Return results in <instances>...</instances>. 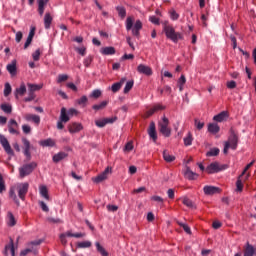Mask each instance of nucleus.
Wrapping results in <instances>:
<instances>
[{
    "mask_svg": "<svg viewBox=\"0 0 256 256\" xmlns=\"http://www.w3.org/2000/svg\"><path fill=\"white\" fill-rule=\"evenodd\" d=\"M163 31L167 37L173 43H179L183 41V33L175 31V28L169 24H164Z\"/></svg>",
    "mask_w": 256,
    "mask_h": 256,
    "instance_id": "1",
    "label": "nucleus"
},
{
    "mask_svg": "<svg viewBox=\"0 0 256 256\" xmlns=\"http://www.w3.org/2000/svg\"><path fill=\"white\" fill-rule=\"evenodd\" d=\"M143 29V23H141V20H136L133 16H129L126 19V30L132 31V35L135 37H139V32Z\"/></svg>",
    "mask_w": 256,
    "mask_h": 256,
    "instance_id": "2",
    "label": "nucleus"
},
{
    "mask_svg": "<svg viewBox=\"0 0 256 256\" xmlns=\"http://www.w3.org/2000/svg\"><path fill=\"white\" fill-rule=\"evenodd\" d=\"M158 129L164 137H171V128L169 127V119L163 116L162 120L159 121Z\"/></svg>",
    "mask_w": 256,
    "mask_h": 256,
    "instance_id": "3",
    "label": "nucleus"
},
{
    "mask_svg": "<svg viewBox=\"0 0 256 256\" xmlns=\"http://www.w3.org/2000/svg\"><path fill=\"white\" fill-rule=\"evenodd\" d=\"M229 149H237V135L231 134L224 144V154L227 155Z\"/></svg>",
    "mask_w": 256,
    "mask_h": 256,
    "instance_id": "4",
    "label": "nucleus"
},
{
    "mask_svg": "<svg viewBox=\"0 0 256 256\" xmlns=\"http://www.w3.org/2000/svg\"><path fill=\"white\" fill-rule=\"evenodd\" d=\"M227 169L226 165H220L219 162H213L206 168V173H209L210 175L213 173H219V171H225Z\"/></svg>",
    "mask_w": 256,
    "mask_h": 256,
    "instance_id": "5",
    "label": "nucleus"
},
{
    "mask_svg": "<svg viewBox=\"0 0 256 256\" xmlns=\"http://www.w3.org/2000/svg\"><path fill=\"white\" fill-rule=\"evenodd\" d=\"M37 167V164L35 163H30L22 166L19 169L20 177H27V175H30V173H33V169Z\"/></svg>",
    "mask_w": 256,
    "mask_h": 256,
    "instance_id": "6",
    "label": "nucleus"
},
{
    "mask_svg": "<svg viewBox=\"0 0 256 256\" xmlns=\"http://www.w3.org/2000/svg\"><path fill=\"white\" fill-rule=\"evenodd\" d=\"M67 237H75L76 239H79L81 237H85V234H83V233H72L71 231L63 233V234L60 235V241H61L62 245H67Z\"/></svg>",
    "mask_w": 256,
    "mask_h": 256,
    "instance_id": "7",
    "label": "nucleus"
},
{
    "mask_svg": "<svg viewBox=\"0 0 256 256\" xmlns=\"http://www.w3.org/2000/svg\"><path fill=\"white\" fill-rule=\"evenodd\" d=\"M18 197L25 200V195H27V191H29V183L24 182L17 185Z\"/></svg>",
    "mask_w": 256,
    "mask_h": 256,
    "instance_id": "8",
    "label": "nucleus"
},
{
    "mask_svg": "<svg viewBox=\"0 0 256 256\" xmlns=\"http://www.w3.org/2000/svg\"><path fill=\"white\" fill-rule=\"evenodd\" d=\"M111 175V168L107 167L101 174L98 176L92 178L94 183H101L102 181H105Z\"/></svg>",
    "mask_w": 256,
    "mask_h": 256,
    "instance_id": "9",
    "label": "nucleus"
},
{
    "mask_svg": "<svg viewBox=\"0 0 256 256\" xmlns=\"http://www.w3.org/2000/svg\"><path fill=\"white\" fill-rule=\"evenodd\" d=\"M0 143L8 155H13V149H11V145L9 144V141L5 136L1 134H0Z\"/></svg>",
    "mask_w": 256,
    "mask_h": 256,
    "instance_id": "10",
    "label": "nucleus"
},
{
    "mask_svg": "<svg viewBox=\"0 0 256 256\" xmlns=\"http://www.w3.org/2000/svg\"><path fill=\"white\" fill-rule=\"evenodd\" d=\"M137 71L142 75H147V76L153 75V70L151 69V67L144 64L138 65Z\"/></svg>",
    "mask_w": 256,
    "mask_h": 256,
    "instance_id": "11",
    "label": "nucleus"
},
{
    "mask_svg": "<svg viewBox=\"0 0 256 256\" xmlns=\"http://www.w3.org/2000/svg\"><path fill=\"white\" fill-rule=\"evenodd\" d=\"M227 119H229V112L227 111H222L213 117V121H216V123H223V121H227Z\"/></svg>",
    "mask_w": 256,
    "mask_h": 256,
    "instance_id": "12",
    "label": "nucleus"
},
{
    "mask_svg": "<svg viewBox=\"0 0 256 256\" xmlns=\"http://www.w3.org/2000/svg\"><path fill=\"white\" fill-rule=\"evenodd\" d=\"M24 119L26 121L35 123V125H39L41 123V117H39V115H35V114H29V113L25 114Z\"/></svg>",
    "mask_w": 256,
    "mask_h": 256,
    "instance_id": "13",
    "label": "nucleus"
},
{
    "mask_svg": "<svg viewBox=\"0 0 256 256\" xmlns=\"http://www.w3.org/2000/svg\"><path fill=\"white\" fill-rule=\"evenodd\" d=\"M256 255V247L249 244V242L246 243L244 247V256H255Z\"/></svg>",
    "mask_w": 256,
    "mask_h": 256,
    "instance_id": "14",
    "label": "nucleus"
},
{
    "mask_svg": "<svg viewBox=\"0 0 256 256\" xmlns=\"http://www.w3.org/2000/svg\"><path fill=\"white\" fill-rule=\"evenodd\" d=\"M163 109H165V106L161 104H156L146 111L145 117H151L153 113H157V111H163Z\"/></svg>",
    "mask_w": 256,
    "mask_h": 256,
    "instance_id": "15",
    "label": "nucleus"
},
{
    "mask_svg": "<svg viewBox=\"0 0 256 256\" xmlns=\"http://www.w3.org/2000/svg\"><path fill=\"white\" fill-rule=\"evenodd\" d=\"M69 133H79V131H83V124L74 122L68 126Z\"/></svg>",
    "mask_w": 256,
    "mask_h": 256,
    "instance_id": "16",
    "label": "nucleus"
},
{
    "mask_svg": "<svg viewBox=\"0 0 256 256\" xmlns=\"http://www.w3.org/2000/svg\"><path fill=\"white\" fill-rule=\"evenodd\" d=\"M249 174H246V176L243 179V175H240L236 181V191H238L239 193H241V191H243V181H247V179H249Z\"/></svg>",
    "mask_w": 256,
    "mask_h": 256,
    "instance_id": "17",
    "label": "nucleus"
},
{
    "mask_svg": "<svg viewBox=\"0 0 256 256\" xmlns=\"http://www.w3.org/2000/svg\"><path fill=\"white\" fill-rule=\"evenodd\" d=\"M22 143L24 145V155L29 159L31 157V142L26 138H23Z\"/></svg>",
    "mask_w": 256,
    "mask_h": 256,
    "instance_id": "18",
    "label": "nucleus"
},
{
    "mask_svg": "<svg viewBox=\"0 0 256 256\" xmlns=\"http://www.w3.org/2000/svg\"><path fill=\"white\" fill-rule=\"evenodd\" d=\"M184 176L186 179H189V181H195V179H197V177H199V174L193 172L191 170V168L186 167V170L184 172Z\"/></svg>",
    "mask_w": 256,
    "mask_h": 256,
    "instance_id": "19",
    "label": "nucleus"
},
{
    "mask_svg": "<svg viewBox=\"0 0 256 256\" xmlns=\"http://www.w3.org/2000/svg\"><path fill=\"white\" fill-rule=\"evenodd\" d=\"M67 157H69V154L66 152H58L52 157V161L54 163H60V161H64V159H67Z\"/></svg>",
    "mask_w": 256,
    "mask_h": 256,
    "instance_id": "20",
    "label": "nucleus"
},
{
    "mask_svg": "<svg viewBox=\"0 0 256 256\" xmlns=\"http://www.w3.org/2000/svg\"><path fill=\"white\" fill-rule=\"evenodd\" d=\"M6 225H8V227H15V225H17V219L15 218L13 213H11V212L7 213Z\"/></svg>",
    "mask_w": 256,
    "mask_h": 256,
    "instance_id": "21",
    "label": "nucleus"
},
{
    "mask_svg": "<svg viewBox=\"0 0 256 256\" xmlns=\"http://www.w3.org/2000/svg\"><path fill=\"white\" fill-rule=\"evenodd\" d=\"M6 69L10 75H12V77L17 75V60H13L10 64H8Z\"/></svg>",
    "mask_w": 256,
    "mask_h": 256,
    "instance_id": "22",
    "label": "nucleus"
},
{
    "mask_svg": "<svg viewBox=\"0 0 256 256\" xmlns=\"http://www.w3.org/2000/svg\"><path fill=\"white\" fill-rule=\"evenodd\" d=\"M148 135L151 137V139H153V141H157V130L155 128V122L150 123Z\"/></svg>",
    "mask_w": 256,
    "mask_h": 256,
    "instance_id": "23",
    "label": "nucleus"
},
{
    "mask_svg": "<svg viewBox=\"0 0 256 256\" xmlns=\"http://www.w3.org/2000/svg\"><path fill=\"white\" fill-rule=\"evenodd\" d=\"M39 193L43 199L46 201H49L51 198L49 197V189H47V186L45 185H40L39 186Z\"/></svg>",
    "mask_w": 256,
    "mask_h": 256,
    "instance_id": "24",
    "label": "nucleus"
},
{
    "mask_svg": "<svg viewBox=\"0 0 256 256\" xmlns=\"http://www.w3.org/2000/svg\"><path fill=\"white\" fill-rule=\"evenodd\" d=\"M27 93V87L25 86V83H22L19 88H16L15 90V97L16 99H19L20 97H23Z\"/></svg>",
    "mask_w": 256,
    "mask_h": 256,
    "instance_id": "25",
    "label": "nucleus"
},
{
    "mask_svg": "<svg viewBox=\"0 0 256 256\" xmlns=\"http://www.w3.org/2000/svg\"><path fill=\"white\" fill-rule=\"evenodd\" d=\"M203 191L205 195H215L216 193H219V188L215 186H204Z\"/></svg>",
    "mask_w": 256,
    "mask_h": 256,
    "instance_id": "26",
    "label": "nucleus"
},
{
    "mask_svg": "<svg viewBox=\"0 0 256 256\" xmlns=\"http://www.w3.org/2000/svg\"><path fill=\"white\" fill-rule=\"evenodd\" d=\"M125 81H127V79L122 78L119 82L114 83L111 87V91L113 93H117V91H119L121 87H123V85L125 84Z\"/></svg>",
    "mask_w": 256,
    "mask_h": 256,
    "instance_id": "27",
    "label": "nucleus"
},
{
    "mask_svg": "<svg viewBox=\"0 0 256 256\" xmlns=\"http://www.w3.org/2000/svg\"><path fill=\"white\" fill-rule=\"evenodd\" d=\"M33 37H35V27H31L28 38L24 44V49H27L33 41Z\"/></svg>",
    "mask_w": 256,
    "mask_h": 256,
    "instance_id": "28",
    "label": "nucleus"
},
{
    "mask_svg": "<svg viewBox=\"0 0 256 256\" xmlns=\"http://www.w3.org/2000/svg\"><path fill=\"white\" fill-rule=\"evenodd\" d=\"M39 145H41V147H55L56 142L52 138H48L45 140H41L39 142Z\"/></svg>",
    "mask_w": 256,
    "mask_h": 256,
    "instance_id": "29",
    "label": "nucleus"
},
{
    "mask_svg": "<svg viewBox=\"0 0 256 256\" xmlns=\"http://www.w3.org/2000/svg\"><path fill=\"white\" fill-rule=\"evenodd\" d=\"M51 23H53V16H51V13H46L44 16L45 29H51Z\"/></svg>",
    "mask_w": 256,
    "mask_h": 256,
    "instance_id": "30",
    "label": "nucleus"
},
{
    "mask_svg": "<svg viewBox=\"0 0 256 256\" xmlns=\"http://www.w3.org/2000/svg\"><path fill=\"white\" fill-rule=\"evenodd\" d=\"M220 127L217 123H210L208 125V131L209 133H212L213 135H217V133H219L220 131Z\"/></svg>",
    "mask_w": 256,
    "mask_h": 256,
    "instance_id": "31",
    "label": "nucleus"
},
{
    "mask_svg": "<svg viewBox=\"0 0 256 256\" xmlns=\"http://www.w3.org/2000/svg\"><path fill=\"white\" fill-rule=\"evenodd\" d=\"M40 89H43V84H31V83H28V91H29V93H35V91H40Z\"/></svg>",
    "mask_w": 256,
    "mask_h": 256,
    "instance_id": "32",
    "label": "nucleus"
},
{
    "mask_svg": "<svg viewBox=\"0 0 256 256\" xmlns=\"http://www.w3.org/2000/svg\"><path fill=\"white\" fill-rule=\"evenodd\" d=\"M95 246H96L98 253H100L101 256H109V252H107V250H105V247H103L101 245V243L96 242Z\"/></svg>",
    "mask_w": 256,
    "mask_h": 256,
    "instance_id": "33",
    "label": "nucleus"
},
{
    "mask_svg": "<svg viewBox=\"0 0 256 256\" xmlns=\"http://www.w3.org/2000/svg\"><path fill=\"white\" fill-rule=\"evenodd\" d=\"M69 114L67 112V109L62 108L61 109V114H60V121H62V123H67L69 121Z\"/></svg>",
    "mask_w": 256,
    "mask_h": 256,
    "instance_id": "34",
    "label": "nucleus"
},
{
    "mask_svg": "<svg viewBox=\"0 0 256 256\" xmlns=\"http://www.w3.org/2000/svg\"><path fill=\"white\" fill-rule=\"evenodd\" d=\"M11 253L12 256H15V246H13V242L5 246L4 255H9Z\"/></svg>",
    "mask_w": 256,
    "mask_h": 256,
    "instance_id": "35",
    "label": "nucleus"
},
{
    "mask_svg": "<svg viewBox=\"0 0 256 256\" xmlns=\"http://www.w3.org/2000/svg\"><path fill=\"white\" fill-rule=\"evenodd\" d=\"M163 159L164 161H166V163H173V161L175 160V156L169 154V151L164 150Z\"/></svg>",
    "mask_w": 256,
    "mask_h": 256,
    "instance_id": "36",
    "label": "nucleus"
},
{
    "mask_svg": "<svg viewBox=\"0 0 256 256\" xmlns=\"http://www.w3.org/2000/svg\"><path fill=\"white\" fill-rule=\"evenodd\" d=\"M102 55H115V48L114 47H104L100 50Z\"/></svg>",
    "mask_w": 256,
    "mask_h": 256,
    "instance_id": "37",
    "label": "nucleus"
},
{
    "mask_svg": "<svg viewBox=\"0 0 256 256\" xmlns=\"http://www.w3.org/2000/svg\"><path fill=\"white\" fill-rule=\"evenodd\" d=\"M47 5V2L45 0H38V13L39 15L43 16V13H45V6Z\"/></svg>",
    "mask_w": 256,
    "mask_h": 256,
    "instance_id": "38",
    "label": "nucleus"
},
{
    "mask_svg": "<svg viewBox=\"0 0 256 256\" xmlns=\"http://www.w3.org/2000/svg\"><path fill=\"white\" fill-rule=\"evenodd\" d=\"M109 105V101H102L100 104H95L92 106L94 111H102V109H105Z\"/></svg>",
    "mask_w": 256,
    "mask_h": 256,
    "instance_id": "39",
    "label": "nucleus"
},
{
    "mask_svg": "<svg viewBox=\"0 0 256 256\" xmlns=\"http://www.w3.org/2000/svg\"><path fill=\"white\" fill-rule=\"evenodd\" d=\"M0 109H2L4 113H8V114L13 111V107L11 106V104H7V103L1 104Z\"/></svg>",
    "mask_w": 256,
    "mask_h": 256,
    "instance_id": "40",
    "label": "nucleus"
},
{
    "mask_svg": "<svg viewBox=\"0 0 256 256\" xmlns=\"http://www.w3.org/2000/svg\"><path fill=\"white\" fill-rule=\"evenodd\" d=\"M193 143V135L191 133H188L186 137H184V145L186 147H189Z\"/></svg>",
    "mask_w": 256,
    "mask_h": 256,
    "instance_id": "41",
    "label": "nucleus"
},
{
    "mask_svg": "<svg viewBox=\"0 0 256 256\" xmlns=\"http://www.w3.org/2000/svg\"><path fill=\"white\" fill-rule=\"evenodd\" d=\"M79 249H87L91 247V241H82L77 243Z\"/></svg>",
    "mask_w": 256,
    "mask_h": 256,
    "instance_id": "42",
    "label": "nucleus"
},
{
    "mask_svg": "<svg viewBox=\"0 0 256 256\" xmlns=\"http://www.w3.org/2000/svg\"><path fill=\"white\" fill-rule=\"evenodd\" d=\"M182 203L183 205H185L186 207H189L190 209H193L195 207V205L193 204V201H191L187 197L182 198Z\"/></svg>",
    "mask_w": 256,
    "mask_h": 256,
    "instance_id": "43",
    "label": "nucleus"
},
{
    "mask_svg": "<svg viewBox=\"0 0 256 256\" xmlns=\"http://www.w3.org/2000/svg\"><path fill=\"white\" fill-rule=\"evenodd\" d=\"M185 83H187V79H185V75H181V77L178 80L179 91H183Z\"/></svg>",
    "mask_w": 256,
    "mask_h": 256,
    "instance_id": "44",
    "label": "nucleus"
},
{
    "mask_svg": "<svg viewBox=\"0 0 256 256\" xmlns=\"http://www.w3.org/2000/svg\"><path fill=\"white\" fill-rule=\"evenodd\" d=\"M95 125H96L97 127H100V128L105 127V125H107V120H106V118H101V119L95 120Z\"/></svg>",
    "mask_w": 256,
    "mask_h": 256,
    "instance_id": "45",
    "label": "nucleus"
},
{
    "mask_svg": "<svg viewBox=\"0 0 256 256\" xmlns=\"http://www.w3.org/2000/svg\"><path fill=\"white\" fill-rule=\"evenodd\" d=\"M87 101H89V99L87 98V96H82L81 98H79L78 100H76V103L78 105H81L82 107H85L87 105Z\"/></svg>",
    "mask_w": 256,
    "mask_h": 256,
    "instance_id": "46",
    "label": "nucleus"
},
{
    "mask_svg": "<svg viewBox=\"0 0 256 256\" xmlns=\"http://www.w3.org/2000/svg\"><path fill=\"white\" fill-rule=\"evenodd\" d=\"M134 146H133V141H129L128 143H126L125 147H124V153H131V151H133Z\"/></svg>",
    "mask_w": 256,
    "mask_h": 256,
    "instance_id": "47",
    "label": "nucleus"
},
{
    "mask_svg": "<svg viewBox=\"0 0 256 256\" xmlns=\"http://www.w3.org/2000/svg\"><path fill=\"white\" fill-rule=\"evenodd\" d=\"M206 155L207 157H217L219 155V148H212Z\"/></svg>",
    "mask_w": 256,
    "mask_h": 256,
    "instance_id": "48",
    "label": "nucleus"
},
{
    "mask_svg": "<svg viewBox=\"0 0 256 256\" xmlns=\"http://www.w3.org/2000/svg\"><path fill=\"white\" fill-rule=\"evenodd\" d=\"M194 125H195L196 129L201 131V129H203V127H205V122H201V120L195 119L194 120Z\"/></svg>",
    "mask_w": 256,
    "mask_h": 256,
    "instance_id": "49",
    "label": "nucleus"
},
{
    "mask_svg": "<svg viewBox=\"0 0 256 256\" xmlns=\"http://www.w3.org/2000/svg\"><path fill=\"white\" fill-rule=\"evenodd\" d=\"M102 92L99 89H96L94 91H92V93L90 94V97H92V99H99V97H101Z\"/></svg>",
    "mask_w": 256,
    "mask_h": 256,
    "instance_id": "50",
    "label": "nucleus"
},
{
    "mask_svg": "<svg viewBox=\"0 0 256 256\" xmlns=\"http://www.w3.org/2000/svg\"><path fill=\"white\" fill-rule=\"evenodd\" d=\"M11 91H12L11 84L6 83L4 88V96L9 97V95H11Z\"/></svg>",
    "mask_w": 256,
    "mask_h": 256,
    "instance_id": "51",
    "label": "nucleus"
},
{
    "mask_svg": "<svg viewBox=\"0 0 256 256\" xmlns=\"http://www.w3.org/2000/svg\"><path fill=\"white\" fill-rule=\"evenodd\" d=\"M12 31L13 33H16V37H15L16 43H21V39H23V32L21 31L16 32L15 29H12Z\"/></svg>",
    "mask_w": 256,
    "mask_h": 256,
    "instance_id": "52",
    "label": "nucleus"
},
{
    "mask_svg": "<svg viewBox=\"0 0 256 256\" xmlns=\"http://www.w3.org/2000/svg\"><path fill=\"white\" fill-rule=\"evenodd\" d=\"M69 79V76L67 74H59L57 78V83H64V81H67Z\"/></svg>",
    "mask_w": 256,
    "mask_h": 256,
    "instance_id": "53",
    "label": "nucleus"
},
{
    "mask_svg": "<svg viewBox=\"0 0 256 256\" xmlns=\"http://www.w3.org/2000/svg\"><path fill=\"white\" fill-rule=\"evenodd\" d=\"M178 224L180 225V227L184 229L185 233H188V235H191V228L187 224L183 222H179Z\"/></svg>",
    "mask_w": 256,
    "mask_h": 256,
    "instance_id": "54",
    "label": "nucleus"
},
{
    "mask_svg": "<svg viewBox=\"0 0 256 256\" xmlns=\"http://www.w3.org/2000/svg\"><path fill=\"white\" fill-rule=\"evenodd\" d=\"M133 89V81H128L124 88V93H129Z\"/></svg>",
    "mask_w": 256,
    "mask_h": 256,
    "instance_id": "55",
    "label": "nucleus"
},
{
    "mask_svg": "<svg viewBox=\"0 0 256 256\" xmlns=\"http://www.w3.org/2000/svg\"><path fill=\"white\" fill-rule=\"evenodd\" d=\"M170 17L172 21H177L179 19V14L174 10H170Z\"/></svg>",
    "mask_w": 256,
    "mask_h": 256,
    "instance_id": "56",
    "label": "nucleus"
},
{
    "mask_svg": "<svg viewBox=\"0 0 256 256\" xmlns=\"http://www.w3.org/2000/svg\"><path fill=\"white\" fill-rule=\"evenodd\" d=\"M76 51L79 55H82V57H85V54L87 53V49L84 46L76 48Z\"/></svg>",
    "mask_w": 256,
    "mask_h": 256,
    "instance_id": "57",
    "label": "nucleus"
},
{
    "mask_svg": "<svg viewBox=\"0 0 256 256\" xmlns=\"http://www.w3.org/2000/svg\"><path fill=\"white\" fill-rule=\"evenodd\" d=\"M117 11H118V15L120 17H125V15H127V12L125 11V8L118 6L117 7Z\"/></svg>",
    "mask_w": 256,
    "mask_h": 256,
    "instance_id": "58",
    "label": "nucleus"
},
{
    "mask_svg": "<svg viewBox=\"0 0 256 256\" xmlns=\"http://www.w3.org/2000/svg\"><path fill=\"white\" fill-rule=\"evenodd\" d=\"M18 127L9 126L8 130L11 135H19V131H17Z\"/></svg>",
    "mask_w": 256,
    "mask_h": 256,
    "instance_id": "59",
    "label": "nucleus"
},
{
    "mask_svg": "<svg viewBox=\"0 0 256 256\" xmlns=\"http://www.w3.org/2000/svg\"><path fill=\"white\" fill-rule=\"evenodd\" d=\"M5 191V180H3V176L0 174V193Z\"/></svg>",
    "mask_w": 256,
    "mask_h": 256,
    "instance_id": "60",
    "label": "nucleus"
},
{
    "mask_svg": "<svg viewBox=\"0 0 256 256\" xmlns=\"http://www.w3.org/2000/svg\"><path fill=\"white\" fill-rule=\"evenodd\" d=\"M226 86L228 89H235V87H237V83L235 81L231 80V81L227 82Z\"/></svg>",
    "mask_w": 256,
    "mask_h": 256,
    "instance_id": "61",
    "label": "nucleus"
},
{
    "mask_svg": "<svg viewBox=\"0 0 256 256\" xmlns=\"http://www.w3.org/2000/svg\"><path fill=\"white\" fill-rule=\"evenodd\" d=\"M33 60L34 61H39V57H41V51L36 50L33 54H32Z\"/></svg>",
    "mask_w": 256,
    "mask_h": 256,
    "instance_id": "62",
    "label": "nucleus"
},
{
    "mask_svg": "<svg viewBox=\"0 0 256 256\" xmlns=\"http://www.w3.org/2000/svg\"><path fill=\"white\" fill-rule=\"evenodd\" d=\"M34 100H35V94L31 92H29V96L24 99L26 103H29L30 101H34Z\"/></svg>",
    "mask_w": 256,
    "mask_h": 256,
    "instance_id": "63",
    "label": "nucleus"
},
{
    "mask_svg": "<svg viewBox=\"0 0 256 256\" xmlns=\"http://www.w3.org/2000/svg\"><path fill=\"white\" fill-rule=\"evenodd\" d=\"M22 131H23V133H26V134L31 133V126H29L27 124L23 125L22 126Z\"/></svg>",
    "mask_w": 256,
    "mask_h": 256,
    "instance_id": "64",
    "label": "nucleus"
}]
</instances>
